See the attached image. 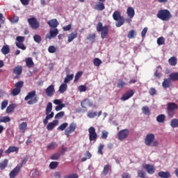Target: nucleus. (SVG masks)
Here are the masks:
<instances>
[{"label": "nucleus", "mask_w": 178, "mask_h": 178, "mask_svg": "<svg viewBox=\"0 0 178 178\" xmlns=\"http://www.w3.org/2000/svg\"><path fill=\"white\" fill-rule=\"evenodd\" d=\"M157 17L160 19V20H163V22H168V20H170L172 14H170V11H169V10L163 9L159 10Z\"/></svg>", "instance_id": "1"}, {"label": "nucleus", "mask_w": 178, "mask_h": 178, "mask_svg": "<svg viewBox=\"0 0 178 178\" xmlns=\"http://www.w3.org/2000/svg\"><path fill=\"white\" fill-rule=\"evenodd\" d=\"M96 29L98 33H101V37L102 40H105L109 33V28H108V26L105 25L104 26L102 22H99L96 26Z\"/></svg>", "instance_id": "2"}, {"label": "nucleus", "mask_w": 178, "mask_h": 178, "mask_svg": "<svg viewBox=\"0 0 178 178\" xmlns=\"http://www.w3.org/2000/svg\"><path fill=\"white\" fill-rule=\"evenodd\" d=\"M45 115H47V116L45 119L43 120V123L44 125H47L48 124V120L54 118V113L52 112V103L49 102L47 105Z\"/></svg>", "instance_id": "3"}, {"label": "nucleus", "mask_w": 178, "mask_h": 178, "mask_svg": "<svg viewBox=\"0 0 178 178\" xmlns=\"http://www.w3.org/2000/svg\"><path fill=\"white\" fill-rule=\"evenodd\" d=\"M24 101H28L29 105H34V104H37V102H38V98L35 97V90L29 92L25 97Z\"/></svg>", "instance_id": "4"}, {"label": "nucleus", "mask_w": 178, "mask_h": 178, "mask_svg": "<svg viewBox=\"0 0 178 178\" xmlns=\"http://www.w3.org/2000/svg\"><path fill=\"white\" fill-rule=\"evenodd\" d=\"M113 18L115 22H118L115 24L116 27H122L124 24V18L120 15V12L118 10L113 13Z\"/></svg>", "instance_id": "5"}, {"label": "nucleus", "mask_w": 178, "mask_h": 178, "mask_svg": "<svg viewBox=\"0 0 178 178\" xmlns=\"http://www.w3.org/2000/svg\"><path fill=\"white\" fill-rule=\"evenodd\" d=\"M178 106L175 102H170L168 104L167 114L168 118H172L175 116V112L177 111Z\"/></svg>", "instance_id": "6"}, {"label": "nucleus", "mask_w": 178, "mask_h": 178, "mask_svg": "<svg viewBox=\"0 0 178 178\" xmlns=\"http://www.w3.org/2000/svg\"><path fill=\"white\" fill-rule=\"evenodd\" d=\"M23 86H24V82L23 81H19L18 82L15 83V88L11 91V95H13V97L19 95L22 91V88Z\"/></svg>", "instance_id": "7"}, {"label": "nucleus", "mask_w": 178, "mask_h": 178, "mask_svg": "<svg viewBox=\"0 0 178 178\" xmlns=\"http://www.w3.org/2000/svg\"><path fill=\"white\" fill-rule=\"evenodd\" d=\"M88 133L90 141H97V140L98 139V134H97V131H95V128L94 127H90L88 129Z\"/></svg>", "instance_id": "8"}, {"label": "nucleus", "mask_w": 178, "mask_h": 178, "mask_svg": "<svg viewBox=\"0 0 178 178\" xmlns=\"http://www.w3.org/2000/svg\"><path fill=\"white\" fill-rule=\"evenodd\" d=\"M76 127H77V125L74 122H72L70 126L65 129V134L67 136V138L70 137V134L72 133H74L76 131Z\"/></svg>", "instance_id": "9"}, {"label": "nucleus", "mask_w": 178, "mask_h": 178, "mask_svg": "<svg viewBox=\"0 0 178 178\" xmlns=\"http://www.w3.org/2000/svg\"><path fill=\"white\" fill-rule=\"evenodd\" d=\"M28 23H29V26L33 30H37L40 27V22L37 21V18L35 17L28 19Z\"/></svg>", "instance_id": "10"}, {"label": "nucleus", "mask_w": 178, "mask_h": 178, "mask_svg": "<svg viewBox=\"0 0 178 178\" xmlns=\"http://www.w3.org/2000/svg\"><path fill=\"white\" fill-rule=\"evenodd\" d=\"M129 134L130 131L127 129L120 131L118 134V140H120L121 141H122V140H126V138L129 137Z\"/></svg>", "instance_id": "11"}, {"label": "nucleus", "mask_w": 178, "mask_h": 178, "mask_svg": "<svg viewBox=\"0 0 178 178\" xmlns=\"http://www.w3.org/2000/svg\"><path fill=\"white\" fill-rule=\"evenodd\" d=\"M154 140H155V135H154V134H148L146 136L145 139V145H147L148 147H149L151 144H152Z\"/></svg>", "instance_id": "12"}, {"label": "nucleus", "mask_w": 178, "mask_h": 178, "mask_svg": "<svg viewBox=\"0 0 178 178\" xmlns=\"http://www.w3.org/2000/svg\"><path fill=\"white\" fill-rule=\"evenodd\" d=\"M58 34H59V31L58 29L54 28V30H50L49 34L45 36V40H52V38H55Z\"/></svg>", "instance_id": "13"}, {"label": "nucleus", "mask_w": 178, "mask_h": 178, "mask_svg": "<svg viewBox=\"0 0 178 178\" xmlns=\"http://www.w3.org/2000/svg\"><path fill=\"white\" fill-rule=\"evenodd\" d=\"M134 95V90H129L124 93L121 97V101H127L129 98H131Z\"/></svg>", "instance_id": "14"}, {"label": "nucleus", "mask_w": 178, "mask_h": 178, "mask_svg": "<svg viewBox=\"0 0 178 178\" xmlns=\"http://www.w3.org/2000/svg\"><path fill=\"white\" fill-rule=\"evenodd\" d=\"M144 169L147 170L149 175H154L155 173V167L151 164H145L143 165Z\"/></svg>", "instance_id": "15"}, {"label": "nucleus", "mask_w": 178, "mask_h": 178, "mask_svg": "<svg viewBox=\"0 0 178 178\" xmlns=\"http://www.w3.org/2000/svg\"><path fill=\"white\" fill-rule=\"evenodd\" d=\"M20 170L21 168H19L17 165L13 168V170H11L9 173V177L10 178H16V177L17 176V175H19V173H20Z\"/></svg>", "instance_id": "16"}, {"label": "nucleus", "mask_w": 178, "mask_h": 178, "mask_svg": "<svg viewBox=\"0 0 178 178\" xmlns=\"http://www.w3.org/2000/svg\"><path fill=\"white\" fill-rule=\"evenodd\" d=\"M45 92L47 97H52V95L55 94V86H54V85L49 86L45 90Z\"/></svg>", "instance_id": "17"}, {"label": "nucleus", "mask_w": 178, "mask_h": 178, "mask_svg": "<svg viewBox=\"0 0 178 178\" xmlns=\"http://www.w3.org/2000/svg\"><path fill=\"white\" fill-rule=\"evenodd\" d=\"M81 105L82 108H87V106H89L91 108V106H94V104L90 99H86L85 100L82 101L81 103Z\"/></svg>", "instance_id": "18"}, {"label": "nucleus", "mask_w": 178, "mask_h": 178, "mask_svg": "<svg viewBox=\"0 0 178 178\" xmlns=\"http://www.w3.org/2000/svg\"><path fill=\"white\" fill-rule=\"evenodd\" d=\"M47 24H49V26L51 27V29H56V27L59 26V22H58V20L56 19H53L47 22Z\"/></svg>", "instance_id": "19"}, {"label": "nucleus", "mask_w": 178, "mask_h": 178, "mask_svg": "<svg viewBox=\"0 0 178 178\" xmlns=\"http://www.w3.org/2000/svg\"><path fill=\"white\" fill-rule=\"evenodd\" d=\"M127 15L129 19H133V17H134V15H136L134 8L133 7H128L127 10Z\"/></svg>", "instance_id": "20"}, {"label": "nucleus", "mask_w": 178, "mask_h": 178, "mask_svg": "<svg viewBox=\"0 0 178 178\" xmlns=\"http://www.w3.org/2000/svg\"><path fill=\"white\" fill-rule=\"evenodd\" d=\"M101 115H102V111H99L98 114L97 113V112L94 111H88L87 113L88 118H90V119H93V118H95L97 115L98 116V118H99Z\"/></svg>", "instance_id": "21"}, {"label": "nucleus", "mask_w": 178, "mask_h": 178, "mask_svg": "<svg viewBox=\"0 0 178 178\" xmlns=\"http://www.w3.org/2000/svg\"><path fill=\"white\" fill-rule=\"evenodd\" d=\"M154 77H156L159 80V79H161V77H162V67L158 66L156 68V72L154 73Z\"/></svg>", "instance_id": "22"}, {"label": "nucleus", "mask_w": 178, "mask_h": 178, "mask_svg": "<svg viewBox=\"0 0 178 178\" xmlns=\"http://www.w3.org/2000/svg\"><path fill=\"white\" fill-rule=\"evenodd\" d=\"M58 123H59V121L56 120H53V122H49L47 126V130H49V131L54 130V128L55 127V126H56V124H58Z\"/></svg>", "instance_id": "23"}, {"label": "nucleus", "mask_w": 178, "mask_h": 178, "mask_svg": "<svg viewBox=\"0 0 178 178\" xmlns=\"http://www.w3.org/2000/svg\"><path fill=\"white\" fill-rule=\"evenodd\" d=\"M13 72L15 74H17V76H20L23 72V67H22V65H17V67H14Z\"/></svg>", "instance_id": "24"}, {"label": "nucleus", "mask_w": 178, "mask_h": 178, "mask_svg": "<svg viewBox=\"0 0 178 178\" xmlns=\"http://www.w3.org/2000/svg\"><path fill=\"white\" fill-rule=\"evenodd\" d=\"M19 151V147L15 146H10L8 148L7 150H6L5 154L7 155H9V154L12 152H17Z\"/></svg>", "instance_id": "25"}, {"label": "nucleus", "mask_w": 178, "mask_h": 178, "mask_svg": "<svg viewBox=\"0 0 178 178\" xmlns=\"http://www.w3.org/2000/svg\"><path fill=\"white\" fill-rule=\"evenodd\" d=\"M171 84H172V81H170V79H165L162 83V87L164 88L165 89L169 88Z\"/></svg>", "instance_id": "26"}, {"label": "nucleus", "mask_w": 178, "mask_h": 178, "mask_svg": "<svg viewBox=\"0 0 178 178\" xmlns=\"http://www.w3.org/2000/svg\"><path fill=\"white\" fill-rule=\"evenodd\" d=\"M26 62V65L27 66V67H34V62L33 61V58L29 57L27 58H26L25 60Z\"/></svg>", "instance_id": "27"}, {"label": "nucleus", "mask_w": 178, "mask_h": 178, "mask_svg": "<svg viewBox=\"0 0 178 178\" xmlns=\"http://www.w3.org/2000/svg\"><path fill=\"white\" fill-rule=\"evenodd\" d=\"M158 175H159V177H161V178H169V177H170V172H169V171H167V172L161 171V172H159L158 173Z\"/></svg>", "instance_id": "28"}, {"label": "nucleus", "mask_w": 178, "mask_h": 178, "mask_svg": "<svg viewBox=\"0 0 178 178\" xmlns=\"http://www.w3.org/2000/svg\"><path fill=\"white\" fill-rule=\"evenodd\" d=\"M169 79L172 81H177L178 80V72H172L169 74Z\"/></svg>", "instance_id": "29"}, {"label": "nucleus", "mask_w": 178, "mask_h": 178, "mask_svg": "<svg viewBox=\"0 0 178 178\" xmlns=\"http://www.w3.org/2000/svg\"><path fill=\"white\" fill-rule=\"evenodd\" d=\"M8 163H9V160L8 159H5L3 162L0 163V170H3L8 166Z\"/></svg>", "instance_id": "30"}, {"label": "nucleus", "mask_w": 178, "mask_h": 178, "mask_svg": "<svg viewBox=\"0 0 178 178\" xmlns=\"http://www.w3.org/2000/svg\"><path fill=\"white\" fill-rule=\"evenodd\" d=\"M168 63L170 65V66H176V65H177V58H176L175 56L171 57L168 60Z\"/></svg>", "instance_id": "31"}, {"label": "nucleus", "mask_w": 178, "mask_h": 178, "mask_svg": "<svg viewBox=\"0 0 178 178\" xmlns=\"http://www.w3.org/2000/svg\"><path fill=\"white\" fill-rule=\"evenodd\" d=\"M95 9H96V10H104V9H105V4H104V3L99 2L95 6Z\"/></svg>", "instance_id": "32"}, {"label": "nucleus", "mask_w": 178, "mask_h": 178, "mask_svg": "<svg viewBox=\"0 0 178 178\" xmlns=\"http://www.w3.org/2000/svg\"><path fill=\"white\" fill-rule=\"evenodd\" d=\"M66 90H67V84L62 83L59 87L58 91L60 94H63Z\"/></svg>", "instance_id": "33"}, {"label": "nucleus", "mask_w": 178, "mask_h": 178, "mask_svg": "<svg viewBox=\"0 0 178 178\" xmlns=\"http://www.w3.org/2000/svg\"><path fill=\"white\" fill-rule=\"evenodd\" d=\"M15 108H16V105L14 104H10L6 108L7 113H12L13 111H15Z\"/></svg>", "instance_id": "34"}, {"label": "nucleus", "mask_w": 178, "mask_h": 178, "mask_svg": "<svg viewBox=\"0 0 178 178\" xmlns=\"http://www.w3.org/2000/svg\"><path fill=\"white\" fill-rule=\"evenodd\" d=\"M1 52L3 54V55H7V54H9L10 52V49L9 48L8 45H4L1 49Z\"/></svg>", "instance_id": "35"}, {"label": "nucleus", "mask_w": 178, "mask_h": 178, "mask_svg": "<svg viewBox=\"0 0 178 178\" xmlns=\"http://www.w3.org/2000/svg\"><path fill=\"white\" fill-rule=\"evenodd\" d=\"M77 38V32L71 33L68 36V42H72L74 38Z\"/></svg>", "instance_id": "36"}, {"label": "nucleus", "mask_w": 178, "mask_h": 178, "mask_svg": "<svg viewBox=\"0 0 178 178\" xmlns=\"http://www.w3.org/2000/svg\"><path fill=\"white\" fill-rule=\"evenodd\" d=\"M165 115L163 114L159 115L156 117V120L159 123H163V122H165Z\"/></svg>", "instance_id": "37"}, {"label": "nucleus", "mask_w": 178, "mask_h": 178, "mask_svg": "<svg viewBox=\"0 0 178 178\" xmlns=\"http://www.w3.org/2000/svg\"><path fill=\"white\" fill-rule=\"evenodd\" d=\"M58 147V143L56 142H51L49 145L47 146V149H55Z\"/></svg>", "instance_id": "38"}, {"label": "nucleus", "mask_w": 178, "mask_h": 178, "mask_svg": "<svg viewBox=\"0 0 178 178\" xmlns=\"http://www.w3.org/2000/svg\"><path fill=\"white\" fill-rule=\"evenodd\" d=\"M110 169H111V165H109L108 164L106 165L103 169V175H104V176H107L108 173H109Z\"/></svg>", "instance_id": "39"}, {"label": "nucleus", "mask_w": 178, "mask_h": 178, "mask_svg": "<svg viewBox=\"0 0 178 178\" xmlns=\"http://www.w3.org/2000/svg\"><path fill=\"white\" fill-rule=\"evenodd\" d=\"M31 177L33 178H37L40 177V171L38 170H33L31 172Z\"/></svg>", "instance_id": "40"}, {"label": "nucleus", "mask_w": 178, "mask_h": 178, "mask_svg": "<svg viewBox=\"0 0 178 178\" xmlns=\"http://www.w3.org/2000/svg\"><path fill=\"white\" fill-rule=\"evenodd\" d=\"M170 126L173 128L175 129L176 127H178V119H173L170 122Z\"/></svg>", "instance_id": "41"}, {"label": "nucleus", "mask_w": 178, "mask_h": 178, "mask_svg": "<svg viewBox=\"0 0 178 178\" xmlns=\"http://www.w3.org/2000/svg\"><path fill=\"white\" fill-rule=\"evenodd\" d=\"M19 130L22 131H26L27 130V122H22L19 125Z\"/></svg>", "instance_id": "42"}, {"label": "nucleus", "mask_w": 178, "mask_h": 178, "mask_svg": "<svg viewBox=\"0 0 178 178\" xmlns=\"http://www.w3.org/2000/svg\"><path fill=\"white\" fill-rule=\"evenodd\" d=\"M74 74H71L70 75H67L66 77L65 78L64 83L65 84H67L69 81H70L72 79H74Z\"/></svg>", "instance_id": "43"}, {"label": "nucleus", "mask_w": 178, "mask_h": 178, "mask_svg": "<svg viewBox=\"0 0 178 178\" xmlns=\"http://www.w3.org/2000/svg\"><path fill=\"white\" fill-rule=\"evenodd\" d=\"M60 157V154L59 152H57L51 155L50 159H51V161H58V159H59Z\"/></svg>", "instance_id": "44"}, {"label": "nucleus", "mask_w": 178, "mask_h": 178, "mask_svg": "<svg viewBox=\"0 0 178 178\" xmlns=\"http://www.w3.org/2000/svg\"><path fill=\"white\" fill-rule=\"evenodd\" d=\"M58 165H59V163L58 161H51L49 164L50 169H56L58 168Z\"/></svg>", "instance_id": "45"}, {"label": "nucleus", "mask_w": 178, "mask_h": 178, "mask_svg": "<svg viewBox=\"0 0 178 178\" xmlns=\"http://www.w3.org/2000/svg\"><path fill=\"white\" fill-rule=\"evenodd\" d=\"M124 86H126V82H124V81L122 79L118 80V82L117 83L118 88H123Z\"/></svg>", "instance_id": "46"}, {"label": "nucleus", "mask_w": 178, "mask_h": 178, "mask_svg": "<svg viewBox=\"0 0 178 178\" xmlns=\"http://www.w3.org/2000/svg\"><path fill=\"white\" fill-rule=\"evenodd\" d=\"M102 63V61L101 60V59L98 58H95L93 60V64L97 66V67L101 66V64Z\"/></svg>", "instance_id": "47"}, {"label": "nucleus", "mask_w": 178, "mask_h": 178, "mask_svg": "<svg viewBox=\"0 0 178 178\" xmlns=\"http://www.w3.org/2000/svg\"><path fill=\"white\" fill-rule=\"evenodd\" d=\"M8 122H10V118L9 116H4L0 118V123H8Z\"/></svg>", "instance_id": "48"}, {"label": "nucleus", "mask_w": 178, "mask_h": 178, "mask_svg": "<svg viewBox=\"0 0 178 178\" xmlns=\"http://www.w3.org/2000/svg\"><path fill=\"white\" fill-rule=\"evenodd\" d=\"M81 76H83V72L82 71L78 72L75 75V79L74 80V83L79 81V80L80 79V77H81Z\"/></svg>", "instance_id": "49"}, {"label": "nucleus", "mask_w": 178, "mask_h": 178, "mask_svg": "<svg viewBox=\"0 0 178 178\" xmlns=\"http://www.w3.org/2000/svg\"><path fill=\"white\" fill-rule=\"evenodd\" d=\"M158 45H165V38L160 37L157 39Z\"/></svg>", "instance_id": "50"}, {"label": "nucleus", "mask_w": 178, "mask_h": 178, "mask_svg": "<svg viewBox=\"0 0 178 178\" xmlns=\"http://www.w3.org/2000/svg\"><path fill=\"white\" fill-rule=\"evenodd\" d=\"M67 126H69V124H67V122H64L57 128V130H61L62 131H63V130H65L66 127H67Z\"/></svg>", "instance_id": "51"}, {"label": "nucleus", "mask_w": 178, "mask_h": 178, "mask_svg": "<svg viewBox=\"0 0 178 178\" xmlns=\"http://www.w3.org/2000/svg\"><path fill=\"white\" fill-rule=\"evenodd\" d=\"M136 35V32L134 30H131L129 32L127 37L129 39L134 38V36Z\"/></svg>", "instance_id": "52"}, {"label": "nucleus", "mask_w": 178, "mask_h": 178, "mask_svg": "<svg viewBox=\"0 0 178 178\" xmlns=\"http://www.w3.org/2000/svg\"><path fill=\"white\" fill-rule=\"evenodd\" d=\"M33 40H34L35 42H37L38 44H40V42H41L42 39L41 38L40 35H35L33 36Z\"/></svg>", "instance_id": "53"}, {"label": "nucleus", "mask_w": 178, "mask_h": 178, "mask_svg": "<svg viewBox=\"0 0 178 178\" xmlns=\"http://www.w3.org/2000/svg\"><path fill=\"white\" fill-rule=\"evenodd\" d=\"M138 176L140 178H145V176H147V173L143 170H138Z\"/></svg>", "instance_id": "54"}, {"label": "nucleus", "mask_w": 178, "mask_h": 178, "mask_svg": "<svg viewBox=\"0 0 178 178\" xmlns=\"http://www.w3.org/2000/svg\"><path fill=\"white\" fill-rule=\"evenodd\" d=\"M10 21L11 23H17L19 22V17L14 15L10 17Z\"/></svg>", "instance_id": "55"}, {"label": "nucleus", "mask_w": 178, "mask_h": 178, "mask_svg": "<svg viewBox=\"0 0 178 178\" xmlns=\"http://www.w3.org/2000/svg\"><path fill=\"white\" fill-rule=\"evenodd\" d=\"M142 111H143V113H144V115H149V113H150L149 108H148V106H143L142 108Z\"/></svg>", "instance_id": "56"}, {"label": "nucleus", "mask_w": 178, "mask_h": 178, "mask_svg": "<svg viewBox=\"0 0 178 178\" xmlns=\"http://www.w3.org/2000/svg\"><path fill=\"white\" fill-rule=\"evenodd\" d=\"M65 116V111H60L55 115V119H60Z\"/></svg>", "instance_id": "57"}, {"label": "nucleus", "mask_w": 178, "mask_h": 178, "mask_svg": "<svg viewBox=\"0 0 178 178\" xmlns=\"http://www.w3.org/2000/svg\"><path fill=\"white\" fill-rule=\"evenodd\" d=\"M63 178H79V175H77V174L72 173L68 175H65Z\"/></svg>", "instance_id": "58"}, {"label": "nucleus", "mask_w": 178, "mask_h": 178, "mask_svg": "<svg viewBox=\"0 0 178 178\" xmlns=\"http://www.w3.org/2000/svg\"><path fill=\"white\" fill-rule=\"evenodd\" d=\"M65 104H61L56 106L55 111H56V112H59V111H62V109H63V108H65Z\"/></svg>", "instance_id": "59"}, {"label": "nucleus", "mask_w": 178, "mask_h": 178, "mask_svg": "<svg viewBox=\"0 0 178 178\" xmlns=\"http://www.w3.org/2000/svg\"><path fill=\"white\" fill-rule=\"evenodd\" d=\"M16 47H17V48H19V49H23L24 51V49H26V46H24V44H23V42L21 43H15Z\"/></svg>", "instance_id": "60"}, {"label": "nucleus", "mask_w": 178, "mask_h": 178, "mask_svg": "<svg viewBox=\"0 0 178 178\" xmlns=\"http://www.w3.org/2000/svg\"><path fill=\"white\" fill-rule=\"evenodd\" d=\"M48 51L50 54H54V52H56V48H55V46H50L48 48Z\"/></svg>", "instance_id": "61"}, {"label": "nucleus", "mask_w": 178, "mask_h": 178, "mask_svg": "<svg viewBox=\"0 0 178 178\" xmlns=\"http://www.w3.org/2000/svg\"><path fill=\"white\" fill-rule=\"evenodd\" d=\"M149 94L151 95H156V89L155 88H151L150 90H149Z\"/></svg>", "instance_id": "62"}, {"label": "nucleus", "mask_w": 178, "mask_h": 178, "mask_svg": "<svg viewBox=\"0 0 178 178\" xmlns=\"http://www.w3.org/2000/svg\"><path fill=\"white\" fill-rule=\"evenodd\" d=\"M86 39L89 41H92V40H95V33L89 34Z\"/></svg>", "instance_id": "63"}, {"label": "nucleus", "mask_w": 178, "mask_h": 178, "mask_svg": "<svg viewBox=\"0 0 178 178\" xmlns=\"http://www.w3.org/2000/svg\"><path fill=\"white\" fill-rule=\"evenodd\" d=\"M17 43L24 42V36H18L16 38Z\"/></svg>", "instance_id": "64"}]
</instances>
